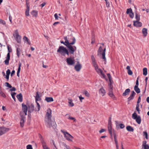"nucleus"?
<instances>
[{"mask_svg": "<svg viewBox=\"0 0 149 149\" xmlns=\"http://www.w3.org/2000/svg\"><path fill=\"white\" fill-rule=\"evenodd\" d=\"M47 113L45 117V121L46 126L49 128L52 127L54 129L56 128V124L54 119H51L52 117V110L50 109L47 110Z\"/></svg>", "mask_w": 149, "mask_h": 149, "instance_id": "1", "label": "nucleus"}, {"mask_svg": "<svg viewBox=\"0 0 149 149\" xmlns=\"http://www.w3.org/2000/svg\"><path fill=\"white\" fill-rule=\"evenodd\" d=\"M61 132L63 134L65 138L67 141L72 142L73 137L69 133L64 130H61Z\"/></svg>", "mask_w": 149, "mask_h": 149, "instance_id": "2", "label": "nucleus"}, {"mask_svg": "<svg viewBox=\"0 0 149 149\" xmlns=\"http://www.w3.org/2000/svg\"><path fill=\"white\" fill-rule=\"evenodd\" d=\"M102 47L101 46H100L97 51V54L98 56L102 55V58L104 60V61H106V60L105 56L106 48H104V50H103V51L102 53Z\"/></svg>", "mask_w": 149, "mask_h": 149, "instance_id": "3", "label": "nucleus"}, {"mask_svg": "<svg viewBox=\"0 0 149 149\" xmlns=\"http://www.w3.org/2000/svg\"><path fill=\"white\" fill-rule=\"evenodd\" d=\"M132 117L133 119L136 120V122L138 124H140L141 119L140 116L138 115L136 113L134 112L132 114Z\"/></svg>", "mask_w": 149, "mask_h": 149, "instance_id": "4", "label": "nucleus"}, {"mask_svg": "<svg viewBox=\"0 0 149 149\" xmlns=\"http://www.w3.org/2000/svg\"><path fill=\"white\" fill-rule=\"evenodd\" d=\"M73 45L68 44L67 45H66V46L69 50L70 53L71 54H74V52L77 49V48L75 46H74L73 47L72 46V45Z\"/></svg>", "mask_w": 149, "mask_h": 149, "instance_id": "5", "label": "nucleus"}, {"mask_svg": "<svg viewBox=\"0 0 149 149\" xmlns=\"http://www.w3.org/2000/svg\"><path fill=\"white\" fill-rule=\"evenodd\" d=\"M67 49L62 46H60L57 50V52L59 53L62 55L65 56V52Z\"/></svg>", "mask_w": 149, "mask_h": 149, "instance_id": "6", "label": "nucleus"}, {"mask_svg": "<svg viewBox=\"0 0 149 149\" xmlns=\"http://www.w3.org/2000/svg\"><path fill=\"white\" fill-rule=\"evenodd\" d=\"M93 66L95 68V70L97 73L98 74H100L103 78H105L106 76L103 73L102 70L100 69L99 68L97 65V64L93 65Z\"/></svg>", "mask_w": 149, "mask_h": 149, "instance_id": "7", "label": "nucleus"}, {"mask_svg": "<svg viewBox=\"0 0 149 149\" xmlns=\"http://www.w3.org/2000/svg\"><path fill=\"white\" fill-rule=\"evenodd\" d=\"M72 42H69V40L68 39L67 37V36H65L64 37V39L65 40V43H66L67 45L68 44H74L76 42V39L74 37H73L72 36Z\"/></svg>", "mask_w": 149, "mask_h": 149, "instance_id": "8", "label": "nucleus"}, {"mask_svg": "<svg viewBox=\"0 0 149 149\" xmlns=\"http://www.w3.org/2000/svg\"><path fill=\"white\" fill-rule=\"evenodd\" d=\"M8 53L7 54V57H6V59L4 61L5 64L7 65L9 64V61L10 59V53L11 52V50H10L8 46Z\"/></svg>", "mask_w": 149, "mask_h": 149, "instance_id": "9", "label": "nucleus"}, {"mask_svg": "<svg viewBox=\"0 0 149 149\" xmlns=\"http://www.w3.org/2000/svg\"><path fill=\"white\" fill-rule=\"evenodd\" d=\"M9 130L8 128H6L3 127H0V136L6 132H8Z\"/></svg>", "mask_w": 149, "mask_h": 149, "instance_id": "10", "label": "nucleus"}, {"mask_svg": "<svg viewBox=\"0 0 149 149\" xmlns=\"http://www.w3.org/2000/svg\"><path fill=\"white\" fill-rule=\"evenodd\" d=\"M28 113L29 112V113H30L33 111H35V108H34V105L32 104L28 105Z\"/></svg>", "mask_w": 149, "mask_h": 149, "instance_id": "11", "label": "nucleus"}, {"mask_svg": "<svg viewBox=\"0 0 149 149\" xmlns=\"http://www.w3.org/2000/svg\"><path fill=\"white\" fill-rule=\"evenodd\" d=\"M126 13L129 14L130 17L131 18H133L134 17V14L133 13L131 8H128L127 9Z\"/></svg>", "mask_w": 149, "mask_h": 149, "instance_id": "12", "label": "nucleus"}, {"mask_svg": "<svg viewBox=\"0 0 149 149\" xmlns=\"http://www.w3.org/2000/svg\"><path fill=\"white\" fill-rule=\"evenodd\" d=\"M66 62L69 65H73L74 64V60L72 59V58L71 57L67 58Z\"/></svg>", "mask_w": 149, "mask_h": 149, "instance_id": "13", "label": "nucleus"}, {"mask_svg": "<svg viewBox=\"0 0 149 149\" xmlns=\"http://www.w3.org/2000/svg\"><path fill=\"white\" fill-rule=\"evenodd\" d=\"M81 68V65L79 63V61L77 62V64L74 66V68L75 70L77 72H79Z\"/></svg>", "mask_w": 149, "mask_h": 149, "instance_id": "14", "label": "nucleus"}, {"mask_svg": "<svg viewBox=\"0 0 149 149\" xmlns=\"http://www.w3.org/2000/svg\"><path fill=\"white\" fill-rule=\"evenodd\" d=\"M22 110L25 113V115H26L28 108V107H27L24 103H22Z\"/></svg>", "mask_w": 149, "mask_h": 149, "instance_id": "15", "label": "nucleus"}, {"mask_svg": "<svg viewBox=\"0 0 149 149\" xmlns=\"http://www.w3.org/2000/svg\"><path fill=\"white\" fill-rule=\"evenodd\" d=\"M133 25L136 27H141L142 26V23L139 21H133Z\"/></svg>", "mask_w": 149, "mask_h": 149, "instance_id": "16", "label": "nucleus"}, {"mask_svg": "<svg viewBox=\"0 0 149 149\" xmlns=\"http://www.w3.org/2000/svg\"><path fill=\"white\" fill-rule=\"evenodd\" d=\"M25 119V117L23 115L21 116V120L20 122V124L21 126L22 127H23L24 126V120Z\"/></svg>", "mask_w": 149, "mask_h": 149, "instance_id": "17", "label": "nucleus"}, {"mask_svg": "<svg viewBox=\"0 0 149 149\" xmlns=\"http://www.w3.org/2000/svg\"><path fill=\"white\" fill-rule=\"evenodd\" d=\"M146 141H143L142 148L143 149H149V146L148 144H146Z\"/></svg>", "mask_w": 149, "mask_h": 149, "instance_id": "18", "label": "nucleus"}, {"mask_svg": "<svg viewBox=\"0 0 149 149\" xmlns=\"http://www.w3.org/2000/svg\"><path fill=\"white\" fill-rule=\"evenodd\" d=\"M136 93L134 91H132L130 94V96L128 98V101L132 100L134 99V97L136 95Z\"/></svg>", "mask_w": 149, "mask_h": 149, "instance_id": "19", "label": "nucleus"}, {"mask_svg": "<svg viewBox=\"0 0 149 149\" xmlns=\"http://www.w3.org/2000/svg\"><path fill=\"white\" fill-rule=\"evenodd\" d=\"M41 95V93H38V92L36 93V95L35 97L36 101L37 102V101L40 100H41L40 97Z\"/></svg>", "mask_w": 149, "mask_h": 149, "instance_id": "20", "label": "nucleus"}, {"mask_svg": "<svg viewBox=\"0 0 149 149\" xmlns=\"http://www.w3.org/2000/svg\"><path fill=\"white\" fill-rule=\"evenodd\" d=\"M130 91V90L129 88H127L126 89L125 92L123 93L122 95L123 96H125L129 94Z\"/></svg>", "mask_w": 149, "mask_h": 149, "instance_id": "21", "label": "nucleus"}, {"mask_svg": "<svg viewBox=\"0 0 149 149\" xmlns=\"http://www.w3.org/2000/svg\"><path fill=\"white\" fill-rule=\"evenodd\" d=\"M21 65L22 63L20 62H19L18 68V70L17 72V75L18 77H19V73L20 71L21 67Z\"/></svg>", "mask_w": 149, "mask_h": 149, "instance_id": "22", "label": "nucleus"}, {"mask_svg": "<svg viewBox=\"0 0 149 149\" xmlns=\"http://www.w3.org/2000/svg\"><path fill=\"white\" fill-rule=\"evenodd\" d=\"M99 92V93L101 94L102 96H104L106 93L105 90L102 87L100 89Z\"/></svg>", "mask_w": 149, "mask_h": 149, "instance_id": "23", "label": "nucleus"}, {"mask_svg": "<svg viewBox=\"0 0 149 149\" xmlns=\"http://www.w3.org/2000/svg\"><path fill=\"white\" fill-rule=\"evenodd\" d=\"M16 97L18 99V100L20 102H22V95L21 93H20L19 94L17 95Z\"/></svg>", "mask_w": 149, "mask_h": 149, "instance_id": "24", "label": "nucleus"}, {"mask_svg": "<svg viewBox=\"0 0 149 149\" xmlns=\"http://www.w3.org/2000/svg\"><path fill=\"white\" fill-rule=\"evenodd\" d=\"M45 100L48 102H53L54 100L52 97H46L45 98Z\"/></svg>", "mask_w": 149, "mask_h": 149, "instance_id": "25", "label": "nucleus"}, {"mask_svg": "<svg viewBox=\"0 0 149 149\" xmlns=\"http://www.w3.org/2000/svg\"><path fill=\"white\" fill-rule=\"evenodd\" d=\"M108 130L109 131V133L111 134V120L109 121L108 125Z\"/></svg>", "mask_w": 149, "mask_h": 149, "instance_id": "26", "label": "nucleus"}, {"mask_svg": "<svg viewBox=\"0 0 149 149\" xmlns=\"http://www.w3.org/2000/svg\"><path fill=\"white\" fill-rule=\"evenodd\" d=\"M142 33L144 36H146L147 34V29L145 28H143L142 29Z\"/></svg>", "mask_w": 149, "mask_h": 149, "instance_id": "27", "label": "nucleus"}, {"mask_svg": "<svg viewBox=\"0 0 149 149\" xmlns=\"http://www.w3.org/2000/svg\"><path fill=\"white\" fill-rule=\"evenodd\" d=\"M91 59L93 65H95L97 64L96 62L95 61V58L93 55H92L91 56Z\"/></svg>", "mask_w": 149, "mask_h": 149, "instance_id": "28", "label": "nucleus"}, {"mask_svg": "<svg viewBox=\"0 0 149 149\" xmlns=\"http://www.w3.org/2000/svg\"><path fill=\"white\" fill-rule=\"evenodd\" d=\"M126 129L127 131L130 132H133L134 130L133 128L130 126H127Z\"/></svg>", "mask_w": 149, "mask_h": 149, "instance_id": "29", "label": "nucleus"}, {"mask_svg": "<svg viewBox=\"0 0 149 149\" xmlns=\"http://www.w3.org/2000/svg\"><path fill=\"white\" fill-rule=\"evenodd\" d=\"M68 102L69 104V106L71 107H73L74 105V104L73 102H72V100L70 98H68Z\"/></svg>", "mask_w": 149, "mask_h": 149, "instance_id": "30", "label": "nucleus"}, {"mask_svg": "<svg viewBox=\"0 0 149 149\" xmlns=\"http://www.w3.org/2000/svg\"><path fill=\"white\" fill-rule=\"evenodd\" d=\"M15 38L16 40L18 43H20L21 39V36H20L19 35L18 36H17L15 37Z\"/></svg>", "mask_w": 149, "mask_h": 149, "instance_id": "31", "label": "nucleus"}, {"mask_svg": "<svg viewBox=\"0 0 149 149\" xmlns=\"http://www.w3.org/2000/svg\"><path fill=\"white\" fill-rule=\"evenodd\" d=\"M134 90L137 93H139L140 92V89L138 86H134Z\"/></svg>", "mask_w": 149, "mask_h": 149, "instance_id": "32", "label": "nucleus"}, {"mask_svg": "<svg viewBox=\"0 0 149 149\" xmlns=\"http://www.w3.org/2000/svg\"><path fill=\"white\" fill-rule=\"evenodd\" d=\"M39 137L40 139V140L41 141L42 143H45V142L42 136L40 134H38Z\"/></svg>", "mask_w": 149, "mask_h": 149, "instance_id": "33", "label": "nucleus"}, {"mask_svg": "<svg viewBox=\"0 0 149 149\" xmlns=\"http://www.w3.org/2000/svg\"><path fill=\"white\" fill-rule=\"evenodd\" d=\"M113 86L111 85V84H110L109 85V93L112 92H113Z\"/></svg>", "mask_w": 149, "mask_h": 149, "instance_id": "34", "label": "nucleus"}, {"mask_svg": "<svg viewBox=\"0 0 149 149\" xmlns=\"http://www.w3.org/2000/svg\"><path fill=\"white\" fill-rule=\"evenodd\" d=\"M37 103V107L35 108V111H39L40 109V105L37 102V101L36 102Z\"/></svg>", "mask_w": 149, "mask_h": 149, "instance_id": "35", "label": "nucleus"}, {"mask_svg": "<svg viewBox=\"0 0 149 149\" xmlns=\"http://www.w3.org/2000/svg\"><path fill=\"white\" fill-rule=\"evenodd\" d=\"M143 74L145 76H146L147 74V69L146 68H144L143 69Z\"/></svg>", "mask_w": 149, "mask_h": 149, "instance_id": "36", "label": "nucleus"}, {"mask_svg": "<svg viewBox=\"0 0 149 149\" xmlns=\"http://www.w3.org/2000/svg\"><path fill=\"white\" fill-rule=\"evenodd\" d=\"M31 14L33 16L36 17L38 13L37 11L35 10H33L31 12Z\"/></svg>", "mask_w": 149, "mask_h": 149, "instance_id": "37", "label": "nucleus"}, {"mask_svg": "<svg viewBox=\"0 0 149 149\" xmlns=\"http://www.w3.org/2000/svg\"><path fill=\"white\" fill-rule=\"evenodd\" d=\"M62 146H64L65 148V149H70V147L67 145L64 142L62 143Z\"/></svg>", "mask_w": 149, "mask_h": 149, "instance_id": "38", "label": "nucleus"}, {"mask_svg": "<svg viewBox=\"0 0 149 149\" xmlns=\"http://www.w3.org/2000/svg\"><path fill=\"white\" fill-rule=\"evenodd\" d=\"M13 35L14 38L16 36H19L18 33V31L17 30H16L15 31Z\"/></svg>", "mask_w": 149, "mask_h": 149, "instance_id": "39", "label": "nucleus"}, {"mask_svg": "<svg viewBox=\"0 0 149 149\" xmlns=\"http://www.w3.org/2000/svg\"><path fill=\"white\" fill-rule=\"evenodd\" d=\"M30 10V8H26L25 12V15L26 16H28L29 15V11Z\"/></svg>", "mask_w": 149, "mask_h": 149, "instance_id": "40", "label": "nucleus"}, {"mask_svg": "<svg viewBox=\"0 0 149 149\" xmlns=\"http://www.w3.org/2000/svg\"><path fill=\"white\" fill-rule=\"evenodd\" d=\"M135 18L136 20V21H139L140 19V15L137 13H135Z\"/></svg>", "mask_w": 149, "mask_h": 149, "instance_id": "41", "label": "nucleus"}, {"mask_svg": "<svg viewBox=\"0 0 149 149\" xmlns=\"http://www.w3.org/2000/svg\"><path fill=\"white\" fill-rule=\"evenodd\" d=\"M20 49L19 48H17V54L19 57L20 55Z\"/></svg>", "mask_w": 149, "mask_h": 149, "instance_id": "42", "label": "nucleus"}, {"mask_svg": "<svg viewBox=\"0 0 149 149\" xmlns=\"http://www.w3.org/2000/svg\"><path fill=\"white\" fill-rule=\"evenodd\" d=\"M114 138L116 145L118 144V141L117 139V135H116L115 134L114 135Z\"/></svg>", "mask_w": 149, "mask_h": 149, "instance_id": "43", "label": "nucleus"}, {"mask_svg": "<svg viewBox=\"0 0 149 149\" xmlns=\"http://www.w3.org/2000/svg\"><path fill=\"white\" fill-rule=\"evenodd\" d=\"M44 149H49L46 145V142L42 144Z\"/></svg>", "mask_w": 149, "mask_h": 149, "instance_id": "44", "label": "nucleus"}, {"mask_svg": "<svg viewBox=\"0 0 149 149\" xmlns=\"http://www.w3.org/2000/svg\"><path fill=\"white\" fill-rule=\"evenodd\" d=\"M143 136H145V137L146 139H148V134L147 132H143Z\"/></svg>", "mask_w": 149, "mask_h": 149, "instance_id": "45", "label": "nucleus"}, {"mask_svg": "<svg viewBox=\"0 0 149 149\" xmlns=\"http://www.w3.org/2000/svg\"><path fill=\"white\" fill-rule=\"evenodd\" d=\"M107 75L108 77V78L109 79V81L110 82V84H111L112 83V81H111V77L110 74L109 73L107 74Z\"/></svg>", "mask_w": 149, "mask_h": 149, "instance_id": "46", "label": "nucleus"}, {"mask_svg": "<svg viewBox=\"0 0 149 149\" xmlns=\"http://www.w3.org/2000/svg\"><path fill=\"white\" fill-rule=\"evenodd\" d=\"M0 95L3 97H6V95L0 89Z\"/></svg>", "mask_w": 149, "mask_h": 149, "instance_id": "47", "label": "nucleus"}, {"mask_svg": "<svg viewBox=\"0 0 149 149\" xmlns=\"http://www.w3.org/2000/svg\"><path fill=\"white\" fill-rule=\"evenodd\" d=\"M16 93L15 92L12 93H11V96L15 101V95H16Z\"/></svg>", "mask_w": 149, "mask_h": 149, "instance_id": "48", "label": "nucleus"}, {"mask_svg": "<svg viewBox=\"0 0 149 149\" xmlns=\"http://www.w3.org/2000/svg\"><path fill=\"white\" fill-rule=\"evenodd\" d=\"M109 95L110 97L113 98H114L115 97L113 93V92L109 93Z\"/></svg>", "mask_w": 149, "mask_h": 149, "instance_id": "49", "label": "nucleus"}, {"mask_svg": "<svg viewBox=\"0 0 149 149\" xmlns=\"http://www.w3.org/2000/svg\"><path fill=\"white\" fill-rule=\"evenodd\" d=\"M87 97H89L90 94L89 93H88V92L86 91H84V92L83 93Z\"/></svg>", "mask_w": 149, "mask_h": 149, "instance_id": "50", "label": "nucleus"}, {"mask_svg": "<svg viewBox=\"0 0 149 149\" xmlns=\"http://www.w3.org/2000/svg\"><path fill=\"white\" fill-rule=\"evenodd\" d=\"M5 84L6 85V86L9 88H12V86L8 82H6Z\"/></svg>", "mask_w": 149, "mask_h": 149, "instance_id": "51", "label": "nucleus"}, {"mask_svg": "<svg viewBox=\"0 0 149 149\" xmlns=\"http://www.w3.org/2000/svg\"><path fill=\"white\" fill-rule=\"evenodd\" d=\"M68 119L71 120H73L74 121H75L76 120L74 118L71 117L70 116H68Z\"/></svg>", "mask_w": 149, "mask_h": 149, "instance_id": "52", "label": "nucleus"}, {"mask_svg": "<svg viewBox=\"0 0 149 149\" xmlns=\"http://www.w3.org/2000/svg\"><path fill=\"white\" fill-rule=\"evenodd\" d=\"M27 149H33L32 146L31 145H28L26 146Z\"/></svg>", "mask_w": 149, "mask_h": 149, "instance_id": "53", "label": "nucleus"}, {"mask_svg": "<svg viewBox=\"0 0 149 149\" xmlns=\"http://www.w3.org/2000/svg\"><path fill=\"white\" fill-rule=\"evenodd\" d=\"M119 127L121 129H123L125 127V125L121 123L119 125Z\"/></svg>", "mask_w": 149, "mask_h": 149, "instance_id": "54", "label": "nucleus"}, {"mask_svg": "<svg viewBox=\"0 0 149 149\" xmlns=\"http://www.w3.org/2000/svg\"><path fill=\"white\" fill-rule=\"evenodd\" d=\"M5 22L3 20L0 19V24L4 25L5 24Z\"/></svg>", "mask_w": 149, "mask_h": 149, "instance_id": "55", "label": "nucleus"}, {"mask_svg": "<svg viewBox=\"0 0 149 149\" xmlns=\"http://www.w3.org/2000/svg\"><path fill=\"white\" fill-rule=\"evenodd\" d=\"M106 130L104 129H102L100 130L99 131V132L100 133H101L102 132H105Z\"/></svg>", "mask_w": 149, "mask_h": 149, "instance_id": "56", "label": "nucleus"}, {"mask_svg": "<svg viewBox=\"0 0 149 149\" xmlns=\"http://www.w3.org/2000/svg\"><path fill=\"white\" fill-rule=\"evenodd\" d=\"M95 42V39L94 38V37H93V36L92 39H91V44H93Z\"/></svg>", "mask_w": 149, "mask_h": 149, "instance_id": "57", "label": "nucleus"}, {"mask_svg": "<svg viewBox=\"0 0 149 149\" xmlns=\"http://www.w3.org/2000/svg\"><path fill=\"white\" fill-rule=\"evenodd\" d=\"M128 74L129 75H132L133 74V72L132 71L130 70L127 71Z\"/></svg>", "mask_w": 149, "mask_h": 149, "instance_id": "58", "label": "nucleus"}, {"mask_svg": "<svg viewBox=\"0 0 149 149\" xmlns=\"http://www.w3.org/2000/svg\"><path fill=\"white\" fill-rule=\"evenodd\" d=\"M72 36H73L72 35H70V36H68V39H69V41L70 42L71 41V40H72Z\"/></svg>", "mask_w": 149, "mask_h": 149, "instance_id": "59", "label": "nucleus"}, {"mask_svg": "<svg viewBox=\"0 0 149 149\" xmlns=\"http://www.w3.org/2000/svg\"><path fill=\"white\" fill-rule=\"evenodd\" d=\"M10 73V70L9 69H8L6 72V74L7 75H9Z\"/></svg>", "mask_w": 149, "mask_h": 149, "instance_id": "60", "label": "nucleus"}, {"mask_svg": "<svg viewBox=\"0 0 149 149\" xmlns=\"http://www.w3.org/2000/svg\"><path fill=\"white\" fill-rule=\"evenodd\" d=\"M11 89H10V90L11 91H15L16 90V88L14 87L11 88Z\"/></svg>", "mask_w": 149, "mask_h": 149, "instance_id": "61", "label": "nucleus"}, {"mask_svg": "<svg viewBox=\"0 0 149 149\" xmlns=\"http://www.w3.org/2000/svg\"><path fill=\"white\" fill-rule=\"evenodd\" d=\"M106 5L107 7H109L110 5V3L109 2H108V1L106 2Z\"/></svg>", "mask_w": 149, "mask_h": 149, "instance_id": "62", "label": "nucleus"}, {"mask_svg": "<svg viewBox=\"0 0 149 149\" xmlns=\"http://www.w3.org/2000/svg\"><path fill=\"white\" fill-rule=\"evenodd\" d=\"M54 16L56 19H58V18H59L58 16V15L56 13L54 14Z\"/></svg>", "mask_w": 149, "mask_h": 149, "instance_id": "63", "label": "nucleus"}, {"mask_svg": "<svg viewBox=\"0 0 149 149\" xmlns=\"http://www.w3.org/2000/svg\"><path fill=\"white\" fill-rule=\"evenodd\" d=\"M46 4V3L45 2H43V3H42V4H41L40 5V6L41 7H43Z\"/></svg>", "mask_w": 149, "mask_h": 149, "instance_id": "64", "label": "nucleus"}]
</instances>
